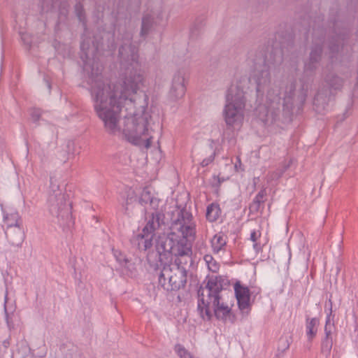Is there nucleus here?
Segmentation results:
<instances>
[{
    "instance_id": "f257e3e1",
    "label": "nucleus",
    "mask_w": 358,
    "mask_h": 358,
    "mask_svg": "<svg viewBox=\"0 0 358 358\" xmlns=\"http://www.w3.org/2000/svg\"><path fill=\"white\" fill-rule=\"evenodd\" d=\"M75 9L85 29L80 44V58L83 62V71L87 75L86 83L96 115L103 123L107 133L122 134L132 144L143 143L149 148L152 141V115L147 106H142L138 111L129 112L124 116L123 126L120 124L122 108H125L127 111L134 109V95L147 84L138 49L130 43L131 36L128 34L127 43L119 49L120 65L125 70V75L122 81L111 82L103 76V66L99 62L103 44L100 45L96 40H93L90 44V38H86L87 31L83 6L78 3Z\"/></svg>"
},
{
    "instance_id": "f03ea898",
    "label": "nucleus",
    "mask_w": 358,
    "mask_h": 358,
    "mask_svg": "<svg viewBox=\"0 0 358 358\" xmlns=\"http://www.w3.org/2000/svg\"><path fill=\"white\" fill-rule=\"evenodd\" d=\"M171 232L167 236H159L156 241L157 255H172L176 257L188 256L192 254L190 241L196 235V224L192 213L183 208L178 210L173 220Z\"/></svg>"
},
{
    "instance_id": "7ed1b4c3",
    "label": "nucleus",
    "mask_w": 358,
    "mask_h": 358,
    "mask_svg": "<svg viewBox=\"0 0 358 358\" xmlns=\"http://www.w3.org/2000/svg\"><path fill=\"white\" fill-rule=\"evenodd\" d=\"M229 285V280L226 276L207 277L206 285L200 287L197 292V312L203 320L210 321L214 314L217 320L234 322V315L231 313V307L221 302L220 293L227 289Z\"/></svg>"
},
{
    "instance_id": "20e7f679",
    "label": "nucleus",
    "mask_w": 358,
    "mask_h": 358,
    "mask_svg": "<svg viewBox=\"0 0 358 358\" xmlns=\"http://www.w3.org/2000/svg\"><path fill=\"white\" fill-rule=\"evenodd\" d=\"M280 89H284L283 96L278 87L270 88L267 91L266 99L265 103L259 105L256 108V113L262 122H267L273 120L277 115V111L280 108L281 100L282 99V106L284 109L290 110L294 104V96L295 90V83L292 80L282 81Z\"/></svg>"
},
{
    "instance_id": "39448f33",
    "label": "nucleus",
    "mask_w": 358,
    "mask_h": 358,
    "mask_svg": "<svg viewBox=\"0 0 358 358\" xmlns=\"http://www.w3.org/2000/svg\"><path fill=\"white\" fill-rule=\"evenodd\" d=\"M282 50L272 48L269 57L264 50H260L256 54L250 53L249 60L252 63L253 68L251 78L257 84L258 95L263 92L270 84L269 65L282 61Z\"/></svg>"
},
{
    "instance_id": "423d86ee",
    "label": "nucleus",
    "mask_w": 358,
    "mask_h": 358,
    "mask_svg": "<svg viewBox=\"0 0 358 358\" xmlns=\"http://www.w3.org/2000/svg\"><path fill=\"white\" fill-rule=\"evenodd\" d=\"M246 98L243 89L231 85L225 96L222 116L229 128L240 127L244 120Z\"/></svg>"
},
{
    "instance_id": "0eeeda50",
    "label": "nucleus",
    "mask_w": 358,
    "mask_h": 358,
    "mask_svg": "<svg viewBox=\"0 0 358 358\" xmlns=\"http://www.w3.org/2000/svg\"><path fill=\"white\" fill-rule=\"evenodd\" d=\"M159 285L166 291H176L187 282V271L178 263L166 264L160 271Z\"/></svg>"
},
{
    "instance_id": "6e6552de",
    "label": "nucleus",
    "mask_w": 358,
    "mask_h": 358,
    "mask_svg": "<svg viewBox=\"0 0 358 358\" xmlns=\"http://www.w3.org/2000/svg\"><path fill=\"white\" fill-rule=\"evenodd\" d=\"M160 218L159 213H152L145 226L143 228L142 232L134 238L133 243L137 246L139 250L147 251L152 248L155 231L160 227Z\"/></svg>"
},
{
    "instance_id": "1a4fd4ad",
    "label": "nucleus",
    "mask_w": 358,
    "mask_h": 358,
    "mask_svg": "<svg viewBox=\"0 0 358 358\" xmlns=\"http://www.w3.org/2000/svg\"><path fill=\"white\" fill-rule=\"evenodd\" d=\"M50 211L57 217L59 224L63 227L72 223L70 205L66 203L64 194L61 191L50 194L48 199Z\"/></svg>"
},
{
    "instance_id": "9d476101",
    "label": "nucleus",
    "mask_w": 358,
    "mask_h": 358,
    "mask_svg": "<svg viewBox=\"0 0 358 358\" xmlns=\"http://www.w3.org/2000/svg\"><path fill=\"white\" fill-rule=\"evenodd\" d=\"M186 92L184 74L178 71L173 75L171 88L169 92V99L171 101L176 102L182 99Z\"/></svg>"
},
{
    "instance_id": "9b49d317",
    "label": "nucleus",
    "mask_w": 358,
    "mask_h": 358,
    "mask_svg": "<svg viewBox=\"0 0 358 358\" xmlns=\"http://www.w3.org/2000/svg\"><path fill=\"white\" fill-rule=\"evenodd\" d=\"M234 288L238 308L243 313H248L250 310V291L249 288L243 285L239 281L234 284Z\"/></svg>"
},
{
    "instance_id": "f8f14e48",
    "label": "nucleus",
    "mask_w": 358,
    "mask_h": 358,
    "mask_svg": "<svg viewBox=\"0 0 358 358\" xmlns=\"http://www.w3.org/2000/svg\"><path fill=\"white\" fill-rule=\"evenodd\" d=\"M8 243L10 248L19 249L22 247L25 238L22 227L7 229L5 231Z\"/></svg>"
},
{
    "instance_id": "ddd939ff",
    "label": "nucleus",
    "mask_w": 358,
    "mask_h": 358,
    "mask_svg": "<svg viewBox=\"0 0 358 358\" xmlns=\"http://www.w3.org/2000/svg\"><path fill=\"white\" fill-rule=\"evenodd\" d=\"M1 209L3 222L7 226V229L22 227V219L17 210L10 208L7 210H4L3 207Z\"/></svg>"
},
{
    "instance_id": "4468645a",
    "label": "nucleus",
    "mask_w": 358,
    "mask_h": 358,
    "mask_svg": "<svg viewBox=\"0 0 358 358\" xmlns=\"http://www.w3.org/2000/svg\"><path fill=\"white\" fill-rule=\"evenodd\" d=\"M227 236L222 232L213 236L210 241L212 250L215 254L224 252L227 248Z\"/></svg>"
},
{
    "instance_id": "2eb2a0df",
    "label": "nucleus",
    "mask_w": 358,
    "mask_h": 358,
    "mask_svg": "<svg viewBox=\"0 0 358 358\" xmlns=\"http://www.w3.org/2000/svg\"><path fill=\"white\" fill-rule=\"evenodd\" d=\"M329 308L326 317L325 325H324V336L323 338H333L332 334L333 330L335 329L334 322L333 321L334 315H333V301L331 300V296L328 299Z\"/></svg>"
},
{
    "instance_id": "dca6fc26",
    "label": "nucleus",
    "mask_w": 358,
    "mask_h": 358,
    "mask_svg": "<svg viewBox=\"0 0 358 358\" xmlns=\"http://www.w3.org/2000/svg\"><path fill=\"white\" fill-rule=\"evenodd\" d=\"M320 320L317 317H306V333L309 341H312L317 334Z\"/></svg>"
},
{
    "instance_id": "f3484780",
    "label": "nucleus",
    "mask_w": 358,
    "mask_h": 358,
    "mask_svg": "<svg viewBox=\"0 0 358 358\" xmlns=\"http://www.w3.org/2000/svg\"><path fill=\"white\" fill-rule=\"evenodd\" d=\"M322 47L320 45H317L312 49L308 62L305 64L306 72L312 71L316 68L317 64L320 59Z\"/></svg>"
},
{
    "instance_id": "a211bd4d",
    "label": "nucleus",
    "mask_w": 358,
    "mask_h": 358,
    "mask_svg": "<svg viewBox=\"0 0 358 358\" xmlns=\"http://www.w3.org/2000/svg\"><path fill=\"white\" fill-rule=\"evenodd\" d=\"M8 292H6L4 296V303H3V311L5 315V320L7 324L8 327L11 329L13 328V323L12 322L11 316L13 315L15 311V305L13 303H8Z\"/></svg>"
},
{
    "instance_id": "6ab92c4d",
    "label": "nucleus",
    "mask_w": 358,
    "mask_h": 358,
    "mask_svg": "<svg viewBox=\"0 0 358 358\" xmlns=\"http://www.w3.org/2000/svg\"><path fill=\"white\" fill-rule=\"evenodd\" d=\"M222 210L217 203H212L206 208V217L210 222H215L220 217Z\"/></svg>"
},
{
    "instance_id": "aec40b11",
    "label": "nucleus",
    "mask_w": 358,
    "mask_h": 358,
    "mask_svg": "<svg viewBox=\"0 0 358 358\" xmlns=\"http://www.w3.org/2000/svg\"><path fill=\"white\" fill-rule=\"evenodd\" d=\"M266 190L262 188L255 196L252 202L250 205V210L252 213L258 212L260 210L261 205L263 204L266 200Z\"/></svg>"
},
{
    "instance_id": "412c9836",
    "label": "nucleus",
    "mask_w": 358,
    "mask_h": 358,
    "mask_svg": "<svg viewBox=\"0 0 358 358\" xmlns=\"http://www.w3.org/2000/svg\"><path fill=\"white\" fill-rule=\"evenodd\" d=\"M155 23L154 17L152 15L146 14L142 19V25L141 30V35L142 36H146L152 29Z\"/></svg>"
},
{
    "instance_id": "4be33fe9",
    "label": "nucleus",
    "mask_w": 358,
    "mask_h": 358,
    "mask_svg": "<svg viewBox=\"0 0 358 358\" xmlns=\"http://www.w3.org/2000/svg\"><path fill=\"white\" fill-rule=\"evenodd\" d=\"M262 233L259 230L254 229L250 232V240L253 242V249L257 252H259L262 250V245L258 243V240L260 238Z\"/></svg>"
},
{
    "instance_id": "5701e85b",
    "label": "nucleus",
    "mask_w": 358,
    "mask_h": 358,
    "mask_svg": "<svg viewBox=\"0 0 358 358\" xmlns=\"http://www.w3.org/2000/svg\"><path fill=\"white\" fill-rule=\"evenodd\" d=\"M333 346V338H323L321 341L320 351L321 353L328 357Z\"/></svg>"
},
{
    "instance_id": "b1692460",
    "label": "nucleus",
    "mask_w": 358,
    "mask_h": 358,
    "mask_svg": "<svg viewBox=\"0 0 358 358\" xmlns=\"http://www.w3.org/2000/svg\"><path fill=\"white\" fill-rule=\"evenodd\" d=\"M203 260L205 261L208 268L212 271L213 273H216L218 271L220 268L219 264L214 259L212 255H206L203 257Z\"/></svg>"
},
{
    "instance_id": "393cba45",
    "label": "nucleus",
    "mask_w": 358,
    "mask_h": 358,
    "mask_svg": "<svg viewBox=\"0 0 358 358\" xmlns=\"http://www.w3.org/2000/svg\"><path fill=\"white\" fill-rule=\"evenodd\" d=\"M325 79L329 86L335 90L340 89L343 85L342 79L334 75H331V78L330 76H327Z\"/></svg>"
},
{
    "instance_id": "a878e982",
    "label": "nucleus",
    "mask_w": 358,
    "mask_h": 358,
    "mask_svg": "<svg viewBox=\"0 0 358 358\" xmlns=\"http://www.w3.org/2000/svg\"><path fill=\"white\" fill-rule=\"evenodd\" d=\"M174 350L180 358H194L193 355L181 344H176Z\"/></svg>"
},
{
    "instance_id": "bb28decb",
    "label": "nucleus",
    "mask_w": 358,
    "mask_h": 358,
    "mask_svg": "<svg viewBox=\"0 0 358 358\" xmlns=\"http://www.w3.org/2000/svg\"><path fill=\"white\" fill-rule=\"evenodd\" d=\"M309 83L302 81L301 87L298 94V99L301 105H303L306 99L308 91L309 89Z\"/></svg>"
},
{
    "instance_id": "cd10ccee",
    "label": "nucleus",
    "mask_w": 358,
    "mask_h": 358,
    "mask_svg": "<svg viewBox=\"0 0 358 358\" xmlns=\"http://www.w3.org/2000/svg\"><path fill=\"white\" fill-rule=\"evenodd\" d=\"M114 255L117 259V261L124 267L130 270V266L131 264H129V260L125 258V257L118 251H114Z\"/></svg>"
},
{
    "instance_id": "c85d7f7f",
    "label": "nucleus",
    "mask_w": 358,
    "mask_h": 358,
    "mask_svg": "<svg viewBox=\"0 0 358 358\" xmlns=\"http://www.w3.org/2000/svg\"><path fill=\"white\" fill-rule=\"evenodd\" d=\"M290 342L287 337H281L278 341V351H281L282 352H285L289 348Z\"/></svg>"
},
{
    "instance_id": "c756f323",
    "label": "nucleus",
    "mask_w": 358,
    "mask_h": 358,
    "mask_svg": "<svg viewBox=\"0 0 358 358\" xmlns=\"http://www.w3.org/2000/svg\"><path fill=\"white\" fill-rule=\"evenodd\" d=\"M283 170H281L280 168L276 169L274 171L270 172L267 175V181L271 182L273 180H277L283 175Z\"/></svg>"
},
{
    "instance_id": "7c9ffc66",
    "label": "nucleus",
    "mask_w": 358,
    "mask_h": 358,
    "mask_svg": "<svg viewBox=\"0 0 358 358\" xmlns=\"http://www.w3.org/2000/svg\"><path fill=\"white\" fill-rule=\"evenodd\" d=\"M21 39L27 48H30L32 44V36L27 32H21Z\"/></svg>"
},
{
    "instance_id": "2f4dec72",
    "label": "nucleus",
    "mask_w": 358,
    "mask_h": 358,
    "mask_svg": "<svg viewBox=\"0 0 358 358\" xmlns=\"http://www.w3.org/2000/svg\"><path fill=\"white\" fill-rule=\"evenodd\" d=\"M295 162H296V160L294 158H289V159H285L284 162H282V163L281 164L280 169L283 170V173H285Z\"/></svg>"
},
{
    "instance_id": "473e14b6",
    "label": "nucleus",
    "mask_w": 358,
    "mask_h": 358,
    "mask_svg": "<svg viewBox=\"0 0 358 358\" xmlns=\"http://www.w3.org/2000/svg\"><path fill=\"white\" fill-rule=\"evenodd\" d=\"M31 117L34 122H37L41 116V111L40 109L34 108L30 113Z\"/></svg>"
},
{
    "instance_id": "72a5a7b5",
    "label": "nucleus",
    "mask_w": 358,
    "mask_h": 358,
    "mask_svg": "<svg viewBox=\"0 0 358 358\" xmlns=\"http://www.w3.org/2000/svg\"><path fill=\"white\" fill-rule=\"evenodd\" d=\"M215 157V152H214L210 156L203 159L202 160V162H201V165L203 167L207 166L208 165H209L214 161Z\"/></svg>"
},
{
    "instance_id": "f704fd0d",
    "label": "nucleus",
    "mask_w": 358,
    "mask_h": 358,
    "mask_svg": "<svg viewBox=\"0 0 358 358\" xmlns=\"http://www.w3.org/2000/svg\"><path fill=\"white\" fill-rule=\"evenodd\" d=\"M148 201H151V196L148 192H143L139 199V202L141 205L146 203Z\"/></svg>"
},
{
    "instance_id": "c9c22d12",
    "label": "nucleus",
    "mask_w": 358,
    "mask_h": 358,
    "mask_svg": "<svg viewBox=\"0 0 358 358\" xmlns=\"http://www.w3.org/2000/svg\"><path fill=\"white\" fill-rule=\"evenodd\" d=\"M330 48H331V51L332 52H336V51H338V50L339 47H338V45H333V46H331Z\"/></svg>"
},
{
    "instance_id": "e433bc0d",
    "label": "nucleus",
    "mask_w": 358,
    "mask_h": 358,
    "mask_svg": "<svg viewBox=\"0 0 358 358\" xmlns=\"http://www.w3.org/2000/svg\"><path fill=\"white\" fill-rule=\"evenodd\" d=\"M109 33H103V35L101 36V39L103 40L104 38H108L110 36Z\"/></svg>"
},
{
    "instance_id": "4c0bfd02",
    "label": "nucleus",
    "mask_w": 358,
    "mask_h": 358,
    "mask_svg": "<svg viewBox=\"0 0 358 358\" xmlns=\"http://www.w3.org/2000/svg\"><path fill=\"white\" fill-rule=\"evenodd\" d=\"M11 250L10 249H6L3 251L4 253H7L9 251H10Z\"/></svg>"
},
{
    "instance_id": "58836bf2",
    "label": "nucleus",
    "mask_w": 358,
    "mask_h": 358,
    "mask_svg": "<svg viewBox=\"0 0 358 358\" xmlns=\"http://www.w3.org/2000/svg\"><path fill=\"white\" fill-rule=\"evenodd\" d=\"M127 210H128L127 207H125V208H124V211H125L124 213H127Z\"/></svg>"
},
{
    "instance_id": "ea45409f",
    "label": "nucleus",
    "mask_w": 358,
    "mask_h": 358,
    "mask_svg": "<svg viewBox=\"0 0 358 358\" xmlns=\"http://www.w3.org/2000/svg\"><path fill=\"white\" fill-rule=\"evenodd\" d=\"M145 99H148V95L145 94Z\"/></svg>"
},
{
    "instance_id": "a19ab883",
    "label": "nucleus",
    "mask_w": 358,
    "mask_h": 358,
    "mask_svg": "<svg viewBox=\"0 0 358 358\" xmlns=\"http://www.w3.org/2000/svg\"><path fill=\"white\" fill-rule=\"evenodd\" d=\"M238 163H241V159L239 158H238Z\"/></svg>"
}]
</instances>
